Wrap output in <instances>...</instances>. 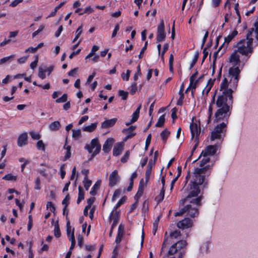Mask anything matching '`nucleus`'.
<instances>
[{"instance_id":"nucleus-48","label":"nucleus","mask_w":258,"mask_h":258,"mask_svg":"<svg viewBox=\"0 0 258 258\" xmlns=\"http://www.w3.org/2000/svg\"><path fill=\"white\" fill-rule=\"evenodd\" d=\"M84 186L86 190L89 189V188L91 185L92 181L91 180L87 179V180L84 179L83 180Z\"/></svg>"},{"instance_id":"nucleus-11","label":"nucleus","mask_w":258,"mask_h":258,"mask_svg":"<svg viewBox=\"0 0 258 258\" xmlns=\"http://www.w3.org/2000/svg\"><path fill=\"white\" fill-rule=\"evenodd\" d=\"M238 32L236 30L233 31L228 36L224 38V42L220 46L219 49H221L222 47H224L226 48L228 47L229 42L237 35Z\"/></svg>"},{"instance_id":"nucleus-54","label":"nucleus","mask_w":258,"mask_h":258,"mask_svg":"<svg viewBox=\"0 0 258 258\" xmlns=\"http://www.w3.org/2000/svg\"><path fill=\"white\" fill-rule=\"evenodd\" d=\"M210 161V158L208 156L204 157V158L200 161V166L203 167Z\"/></svg>"},{"instance_id":"nucleus-46","label":"nucleus","mask_w":258,"mask_h":258,"mask_svg":"<svg viewBox=\"0 0 258 258\" xmlns=\"http://www.w3.org/2000/svg\"><path fill=\"white\" fill-rule=\"evenodd\" d=\"M130 155V151H127L125 152V154L123 155V156L121 158L120 161L122 163H125L126 162H127L128 159L129 158Z\"/></svg>"},{"instance_id":"nucleus-20","label":"nucleus","mask_w":258,"mask_h":258,"mask_svg":"<svg viewBox=\"0 0 258 258\" xmlns=\"http://www.w3.org/2000/svg\"><path fill=\"white\" fill-rule=\"evenodd\" d=\"M61 125L58 121H55L51 123L49 125V129L52 131H56L59 129Z\"/></svg>"},{"instance_id":"nucleus-12","label":"nucleus","mask_w":258,"mask_h":258,"mask_svg":"<svg viewBox=\"0 0 258 258\" xmlns=\"http://www.w3.org/2000/svg\"><path fill=\"white\" fill-rule=\"evenodd\" d=\"M227 123V122H223L217 125L214 130L216 133H219L224 137L226 132Z\"/></svg>"},{"instance_id":"nucleus-43","label":"nucleus","mask_w":258,"mask_h":258,"mask_svg":"<svg viewBox=\"0 0 258 258\" xmlns=\"http://www.w3.org/2000/svg\"><path fill=\"white\" fill-rule=\"evenodd\" d=\"M3 179L6 180H14L15 181L17 179V177L12 175L11 174H8L6 175L3 177Z\"/></svg>"},{"instance_id":"nucleus-7","label":"nucleus","mask_w":258,"mask_h":258,"mask_svg":"<svg viewBox=\"0 0 258 258\" xmlns=\"http://www.w3.org/2000/svg\"><path fill=\"white\" fill-rule=\"evenodd\" d=\"M192 225V220L188 218H185L177 223V227L182 229L191 227Z\"/></svg>"},{"instance_id":"nucleus-1","label":"nucleus","mask_w":258,"mask_h":258,"mask_svg":"<svg viewBox=\"0 0 258 258\" xmlns=\"http://www.w3.org/2000/svg\"><path fill=\"white\" fill-rule=\"evenodd\" d=\"M209 168V166H206L201 168H197L194 172L193 179L190 181L187 190H189L188 195L182 200V204L188 201L191 204L187 205L186 213L191 217L194 218L199 215L198 208L201 206V197H198L200 192L199 185L202 184L205 180V175L203 174Z\"/></svg>"},{"instance_id":"nucleus-55","label":"nucleus","mask_w":258,"mask_h":258,"mask_svg":"<svg viewBox=\"0 0 258 258\" xmlns=\"http://www.w3.org/2000/svg\"><path fill=\"white\" fill-rule=\"evenodd\" d=\"M121 190L120 189H116L114 192L112 198V200L114 201L116 198H118L120 195Z\"/></svg>"},{"instance_id":"nucleus-22","label":"nucleus","mask_w":258,"mask_h":258,"mask_svg":"<svg viewBox=\"0 0 258 258\" xmlns=\"http://www.w3.org/2000/svg\"><path fill=\"white\" fill-rule=\"evenodd\" d=\"M101 181H97L92 187L91 191H90V194L94 196L96 194L97 190L99 188L100 186Z\"/></svg>"},{"instance_id":"nucleus-39","label":"nucleus","mask_w":258,"mask_h":258,"mask_svg":"<svg viewBox=\"0 0 258 258\" xmlns=\"http://www.w3.org/2000/svg\"><path fill=\"white\" fill-rule=\"evenodd\" d=\"M45 72H46V70H44L42 68L39 67L38 70V76L41 79H44L46 78Z\"/></svg>"},{"instance_id":"nucleus-47","label":"nucleus","mask_w":258,"mask_h":258,"mask_svg":"<svg viewBox=\"0 0 258 258\" xmlns=\"http://www.w3.org/2000/svg\"><path fill=\"white\" fill-rule=\"evenodd\" d=\"M46 208L49 209V210L53 213H54L55 211V208L51 202H47Z\"/></svg>"},{"instance_id":"nucleus-40","label":"nucleus","mask_w":258,"mask_h":258,"mask_svg":"<svg viewBox=\"0 0 258 258\" xmlns=\"http://www.w3.org/2000/svg\"><path fill=\"white\" fill-rule=\"evenodd\" d=\"M66 219L67 220V235L68 237H71V224H70V220L68 219V217H66Z\"/></svg>"},{"instance_id":"nucleus-34","label":"nucleus","mask_w":258,"mask_h":258,"mask_svg":"<svg viewBox=\"0 0 258 258\" xmlns=\"http://www.w3.org/2000/svg\"><path fill=\"white\" fill-rule=\"evenodd\" d=\"M222 137V136H221L219 133H216V132L214 130L211 133V140L214 141L216 139H221Z\"/></svg>"},{"instance_id":"nucleus-37","label":"nucleus","mask_w":258,"mask_h":258,"mask_svg":"<svg viewBox=\"0 0 258 258\" xmlns=\"http://www.w3.org/2000/svg\"><path fill=\"white\" fill-rule=\"evenodd\" d=\"M119 213L118 211H116L114 213L111 212L109 217V220H119Z\"/></svg>"},{"instance_id":"nucleus-16","label":"nucleus","mask_w":258,"mask_h":258,"mask_svg":"<svg viewBox=\"0 0 258 258\" xmlns=\"http://www.w3.org/2000/svg\"><path fill=\"white\" fill-rule=\"evenodd\" d=\"M155 164V161H153L152 160H150L149 161V163L148 164L147 169L146 171V174H145V179L146 181L148 182L149 180L150 175L151 174V171L152 169L153 166Z\"/></svg>"},{"instance_id":"nucleus-61","label":"nucleus","mask_w":258,"mask_h":258,"mask_svg":"<svg viewBox=\"0 0 258 258\" xmlns=\"http://www.w3.org/2000/svg\"><path fill=\"white\" fill-rule=\"evenodd\" d=\"M40 188V179L39 177H37L35 180V189L39 190Z\"/></svg>"},{"instance_id":"nucleus-44","label":"nucleus","mask_w":258,"mask_h":258,"mask_svg":"<svg viewBox=\"0 0 258 258\" xmlns=\"http://www.w3.org/2000/svg\"><path fill=\"white\" fill-rule=\"evenodd\" d=\"M94 11L93 9L91 7V6H88L85 8L83 10V12L80 13L79 15H82L84 13L87 14H91L93 13Z\"/></svg>"},{"instance_id":"nucleus-38","label":"nucleus","mask_w":258,"mask_h":258,"mask_svg":"<svg viewBox=\"0 0 258 258\" xmlns=\"http://www.w3.org/2000/svg\"><path fill=\"white\" fill-rule=\"evenodd\" d=\"M199 52L196 51L195 53V56H194V58L192 59V61L190 64V67H189L190 69H191L194 67V66L195 65V64L196 63V62L198 59V58H199Z\"/></svg>"},{"instance_id":"nucleus-57","label":"nucleus","mask_w":258,"mask_h":258,"mask_svg":"<svg viewBox=\"0 0 258 258\" xmlns=\"http://www.w3.org/2000/svg\"><path fill=\"white\" fill-rule=\"evenodd\" d=\"M254 27L253 33L255 35V37L256 40L258 41V21L254 23Z\"/></svg>"},{"instance_id":"nucleus-14","label":"nucleus","mask_w":258,"mask_h":258,"mask_svg":"<svg viewBox=\"0 0 258 258\" xmlns=\"http://www.w3.org/2000/svg\"><path fill=\"white\" fill-rule=\"evenodd\" d=\"M113 142L114 140L112 138H108L103 145V151L105 153L109 152L111 148Z\"/></svg>"},{"instance_id":"nucleus-19","label":"nucleus","mask_w":258,"mask_h":258,"mask_svg":"<svg viewBox=\"0 0 258 258\" xmlns=\"http://www.w3.org/2000/svg\"><path fill=\"white\" fill-rule=\"evenodd\" d=\"M174 244H176V246L177 247V248L178 249V250H180L179 253L182 252L183 253L184 255V252L182 251H181L180 249L186 247V246L187 245L186 241L185 240H182L177 242L176 243H175ZM179 255V254H178V255Z\"/></svg>"},{"instance_id":"nucleus-6","label":"nucleus","mask_w":258,"mask_h":258,"mask_svg":"<svg viewBox=\"0 0 258 258\" xmlns=\"http://www.w3.org/2000/svg\"><path fill=\"white\" fill-rule=\"evenodd\" d=\"M165 38L166 33L164 29V21L161 20L157 28L156 41L157 42H162L164 40Z\"/></svg>"},{"instance_id":"nucleus-10","label":"nucleus","mask_w":258,"mask_h":258,"mask_svg":"<svg viewBox=\"0 0 258 258\" xmlns=\"http://www.w3.org/2000/svg\"><path fill=\"white\" fill-rule=\"evenodd\" d=\"M217 151V146L214 145L208 146L205 150L203 151L201 155L203 157L208 156V155H213Z\"/></svg>"},{"instance_id":"nucleus-33","label":"nucleus","mask_w":258,"mask_h":258,"mask_svg":"<svg viewBox=\"0 0 258 258\" xmlns=\"http://www.w3.org/2000/svg\"><path fill=\"white\" fill-rule=\"evenodd\" d=\"M82 32V25L78 27V28L76 31V36L73 40V42L74 43L75 41L77 40V39L79 38Z\"/></svg>"},{"instance_id":"nucleus-53","label":"nucleus","mask_w":258,"mask_h":258,"mask_svg":"<svg viewBox=\"0 0 258 258\" xmlns=\"http://www.w3.org/2000/svg\"><path fill=\"white\" fill-rule=\"evenodd\" d=\"M30 135L31 138L34 140H39L41 137L39 134L34 132H30Z\"/></svg>"},{"instance_id":"nucleus-49","label":"nucleus","mask_w":258,"mask_h":258,"mask_svg":"<svg viewBox=\"0 0 258 258\" xmlns=\"http://www.w3.org/2000/svg\"><path fill=\"white\" fill-rule=\"evenodd\" d=\"M174 57L172 54L170 55L169 60V70L170 72L173 71V64Z\"/></svg>"},{"instance_id":"nucleus-25","label":"nucleus","mask_w":258,"mask_h":258,"mask_svg":"<svg viewBox=\"0 0 258 258\" xmlns=\"http://www.w3.org/2000/svg\"><path fill=\"white\" fill-rule=\"evenodd\" d=\"M178 250V249L177 248V247L176 246V244H173L171 245V246L170 247L168 252L166 253V256H168V255H171L175 254L176 252H177Z\"/></svg>"},{"instance_id":"nucleus-42","label":"nucleus","mask_w":258,"mask_h":258,"mask_svg":"<svg viewBox=\"0 0 258 258\" xmlns=\"http://www.w3.org/2000/svg\"><path fill=\"white\" fill-rule=\"evenodd\" d=\"M142 75L140 65L139 64L137 68V72L134 76V80L136 81L138 80L139 76H141Z\"/></svg>"},{"instance_id":"nucleus-5","label":"nucleus","mask_w":258,"mask_h":258,"mask_svg":"<svg viewBox=\"0 0 258 258\" xmlns=\"http://www.w3.org/2000/svg\"><path fill=\"white\" fill-rule=\"evenodd\" d=\"M101 145L97 138L91 140L90 144H87L85 149L87 150L89 153H92V157H94L99 154L101 150Z\"/></svg>"},{"instance_id":"nucleus-58","label":"nucleus","mask_w":258,"mask_h":258,"mask_svg":"<svg viewBox=\"0 0 258 258\" xmlns=\"http://www.w3.org/2000/svg\"><path fill=\"white\" fill-rule=\"evenodd\" d=\"M126 199V197L125 196H123L117 203L115 209H117L118 207H119L121 205H122L125 201Z\"/></svg>"},{"instance_id":"nucleus-60","label":"nucleus","mask_w":258,"mask_h":258,"mask_svg":"<svg viewBox=\"0 0 258 258\" xmlns=\"http://www.w3.org/2000/svg\"><path fill=\"white\" fill-rule=\"evenodd\" d=\"M188 207H184L183 208L181 209L179 212H176L174 213V216L175 217L181 216L184 213H186V209H187Z\"/></svg>"},{"instance_id":"nucleus-28","label":"nucleus","mask_w":258,"mask_h":258,"mask_svg":"<svg viewBox=\"0 0 258 258\" xmlns=\"http://www.w3.org/2000/svg\"><path fill=\"white\" fill-rule=\"evenodd\" d=\"M70 195L69 194L67 195L64 199L62 201V204L64 205L63 208V214H64V211L66 210L69 204V201H70Z\"/></svg>"},{"instance_id":"nucleus-23","label":"nucleus","mask_w":258,"mask_h":258,"mask_svg":"<svg viewBox=\"0 0 258 258\" xmlns=\"http://www.w3.org/2000/svg\"><path fill=\"white\" fill-rule=\"evenodd\" d=\"M135 129V126L131 125L127 128L123 130V131H126V133L128 134V135L126 136V138H131L136 135L135 133L132 134V132Z\"/></svg>"},{"instance_id":"nucleus-30","label":"nucleus","mask_w":258,"mask_h":258,"mask_svg":"<svg viewBox=\"0 0 258 258\" xmlns=\"http://www.w3.org/2000/svg\"><path fill=\"white\" fill-rule=\"evenodd\" d=\"M73 138L75 140L79 139L81 137V132L80 130H73Z\"/></svg>"},{"instance_id":"nucleus-35","label":"nucleus","mask_w":258,"mask_h":258,"mask_svg":"<svg viewBox=\"0 0 258 258\" xmlns=\"http://www.w3.org/2000/svg\"><path fill=\"white\" fill-rule=\"evenodd\" d=\"M15 57V55L13 54L9 56L5 57L0 59V64H3L6 63L8 61L11 60V59Z\"/></svg>"},{"instance_id":"nucleus-52","label":"nucleus","mask_w":258,"mask_h":258,"mask_svg":"<svg viewBox=\"0 0 258 258\" xmlns=\"http://www.w3.org/2000/svg\"><path fill=\"white\" fill-rule=\"evenodd\" d=\"M147 45H148V42L146 41L145 43V45L144 46V47L142 48L141 51H140V53L139 55V58L140 59L142 58L143 56H144V51L146 50L147 49Z\"/></svg>"},{"instance_id":"nucleus-45","label":"nucleus","mask_w":258,"mask_h":258,"mask_svg":"<svg viewBox=\"0 0 258 258\" xmlns=\"http://www.w3.org/2000/svg\"><path fill=\"white\" fill-rule=\"evenodd\" d=\"M68 96L67 94H63L62 96L57 99L55 101L56 103H62L66 102L67 100Z\"/></svg>"},{"instance_id":"nucleus-51","label":"nucleus","mask_w":258,"mask_h":258,"mask_svg":"<svg viewBox=\"0 0 258 258\" xmlns=\"http://www.w3.org/2000/svg\"><path fill=\"white\" fill-rule=\"evenodd\" d=\"M37 148L39 150H45V146L42 140H39L37 143Z\"/></svg>"},{"instance_id":"nucleus-21","label":"nucleus","mask_w":258,"mask_h":258,"mask_svg":"<svg viewBox=\"0 0 258 258\" xmlns=\"http://www.w3.org/2000/svg\"><path fill=\"white\" fill-rule=\"evenodd\" d=\"M97 125V123H92L91 124L86 126L83 128V131L87 132H92L94 131L96 128Z\"/></svg>"},{"instance_id":"nucleus-64","label":"nucleus","mask_w":258,"mask_h":258,"mask_svg":"<svg viewBox=\"0 0 258 258\" xmlns=\"http://www.w3.org/2000/svg\"><path fill=\"white\" fill-rule=\"evenodd\" d=\"M176 111L177 109L175 107L171 109V117L173 120L177 118Z\"/></svg>"},{"instance_id":"nucleus-36","label":"nucleus","mask_w":258,"mask_h":258,"mask_svg":"<svg viewBox=\"0 0 258 258\" xmlns=\"http://www.w3.org/2000/svg\"><path fill=\"white\" fill-rule=\"evenodd\" d=\"M64 4V2L61 3L59 5L55 7L54 10L49 14V17H53L55 15L57 11Z\"/></svg>"},{"instance_id":"nucleus-15","label":"nucleus","mask_w":258,"mask_h":258,"mask_svg":"<svg viewBox=\"0 0 258 258\" xmlns=\"http://www.w3.org/2000/svg\"><path fill=\"white\" fill-rule=\"evenodd\" d=\"M123 149V144L122 143H117L116 144L113 149V155L114 156H117L120 154Z\"/></svg>"},{"instance_id":"nucleus-59","label":"nucleus","mask_w":258,"mask_h":258,"mask_svg":"<svg viewBox=\"0 0 258 258\" xmlns=\"http://www.w3.org/2000/svg\"><path fill=\"white\" fill-rule=\"evenodd\" d=\"M180 235V232L177 230L171 232L170 234V237H173L174 238H177Z\"/></svg>"},{"instance_id":"nucleus-32","label":"nucleus","mask_w":258,"mask_h":258,"mask_svg":"<svg viewBox=\"0 0 258 258\" xmlns=\"http://www.w3.org/2000/svg\"><path fill=\"white\" fill-rule=\"evenodd\" d=\"M164 194L165 189L163 188V187H162L159 195L157 196L155 198V200L157 201L158 203H160L163 201L164 197Z\"/></svg>"},{"instance_id":"nucleus-29","label":"nucleus","mask_w":258,"mask_h":258,"mask_svg":"<svg viewBox=\"0 0 258 258\" xmlns=\"http://www.w3.org/2000/svg\"><path fill=\"white\" fill-rule=\"evenodd\" d=\"M165 115L163 114L159 117L158 119L157 122H156L155 125L156 127H161L163 126L164 123L165 122Z\"/></svg>"},{"instance_id":"nucleus-41","label":"nucleus","mask_w":258,"mask_h":258,"mask_svg":"<svg viewBox=\"0 0 258 258\" xmlns=\"http://www.w3.org/2000/svg\"><path fill=\"white\" fill-rule=\"evenodd\" d=\"M118 95L121 97L122 100H126L128 96V92L119 90L118 91Z\"/></svg>"},{"instance_id":"nucleus-9","label":"nucleus","mask_w":258,"mask_h":258,"mask_svg":"<svg viewBox=\"0 0 258 258\" xmlns=\"http://www.w3.org/2000/svg\"><path fill=\"white\" fill-rule=\"evenodd\" d=\"M119 179L120 177L118 174L117 170H114L109 175V186L110 187L114 186L119 181Z\"/></svg>"},{"instance_id":"nucleus-63","label":"nucleus","mask_w":258,"mask_h":258,"mask_svg":"<svg viewBox=\"0 0 258 258\" xmlns=\"http://www.w3.org/2000/svg\"><path fill=\"white\" fill-rule=\"evenodd\" d=\"M180 97L178 100L177 101V105L179 106H181L183 104V100L184 99V94L179 95Z\"/></svg>"},{"instance_id":"nucleus-8","label":"nucleus","mask_w":258,"mask_h":258,"mask_svg":"<svg viewBox=\"0 0 258 258\" xmlns=\"http://www.w3.org/2000/svg\"><path fill=\"white\" fill-rule=\"evenodd\" d=\"M190 130L191 134V140L196 136V140H198V136L201 133V128L197 123H194L192 121L190 124Z\"/></svg>"},{"instance_id":"nucleus-56","label":"nucleus","mask_w":258,"mask_h":258,"mask_svg":"<svg viewBox=\"0 0 258 258\" xmlns=\"http://www.w3.org/2000/svg\"><path fill=\"white\" fill-rule=\"evenodd\" d=\"M78 189H79L78 198L80 199H82V200H84V192L83 188L81 186H79L78 187Z\"/></svg>"},{"instance_id":"nucleus-13","label":"nucleus","mask_w":258,"mask_h":258,"mask_svg":"<svg viewBox=\"0 0 258 258\" xmlns=\"http://www.w3.org/2000/svg\"><path fill=\"white\" fill-rule=\"evenodd\" d=\"M28 135L27 133L20 134L17 140V144L19 147H22L27 144Z\"/></svg>"},{"instance_id":"nucleus-26","label":"nucleus","mask_w":258,"mask_h":258,"mask_svg":"<svg viewBox=\"0 0 258 258\" xmlns=\"http://www.w3.org/2000/svg\"><path fill=\"white\" fill-rule=\"evenodd\" d=\"M189 85L190 87H191V94L193 95L194 91L196 90L197 85L198 84V80H195V79H189Z\"/></svg>"},{"instance_id":"nucleus-3","label":"nucleus","mask_w":258,"mask_h":258,"mask_svg":"<svg viewBox=\"0 0 258 258\" xmlns=\"http://www.w3.org/2000/svg\"><path fill=\"white\" fill-rule=\"evenodd\" d=\"M229 61L232 67L229 68L228 74L227 77L224 79L227 80V84H229V87L236 90L240 73V70L237 66L239 65L240 60L238 52L235 50L230 56Z\"/></svg>"},{"instance_id":"nucleus-24","label":"nucleus","mask_w":258,"mask_h":258,"mask_svg":"<svg viewBox=\"0 0 258 258\" xmlns=\"http://www.w3.org/2000/svg\"><path fill=\"white\" fill-rule=\"evenodd\" d=\"M170 132L167 128L165 129L161 133L160 136L164 143H166L167 138L170 135Z\"/></svg>"},{"instance_id":"nucleus-50","label":"nucleus","mask_w":258,"mask_h":258,"mask_svg":"<svg viewBox=\"0 0 258 258\" xmlns=\"http://www.w3.org/2000/svg\"><path fill=\"white\" fill-rule=\"evenodd\" d=\"M137 90V86L136 83H133L131 86L130 93L132 95L135 94Z\"/></svg>"},{"instance_id":"nucleus-17","label":"nucleus","mask_w":258,"mask_h":258,"mask_svg":"<svg viewBox=\"0 0 258 258\" xmlns=\"http://www.w3.org/2000/svg\"><path fill=\"white\" fill-rule=\"evenodd\" d=\"M141 108V105H140L137 108L136 111L133 113L132 119L128 122H127L125 123L126 125H129L130 124L136 122L138 120V119L139 117V114H140V111Z\"/></svg>"},{"instance_id":"nucleus-27","label":"nucleus","mask_w":258,"mask_h":258,"mask_svg":"<svg viewBox=\"0 0 258 258\" xmlns=\"http://www.w3.org/2000/svg\"><path fill=\"white\" fill-rule=\"evenodd\" d=\"M54 234L56 238L59 237L61 235L58 221H57L54 224Z\"/></svg>"},{"instance_id":"nucleus-2","label":"nucleus","mask_w":258,"mask_h":258,"mask_svg":"<svg viewBox=\"0 0 258 258\" xmlns=\"http://www.w3.org/2000/svg\"><path fill=\"white\" fill-rule=\"evenodd\" d=\"M234 90L232 88H229L227 80L224 79L220 86V91L222 93L218 96L216 102V106L218 108L215 113V120L216 121L225 120L228 123L233 103L232 93Z\"/></svg>"},{"instance_id":"nucleus-62","label":"nucleus","mask_w":258,"mask_h":258,"mask_svg":"<svg viewBox=\"0 0 258 258\" xmlns=\"http://www.w3.org/2000/svg\"><path fill=\"white\" fill-rule=\"evenodd\" d=\"M131 71L129 70H127L126 71V74L124 75V74H122V78L123 79V80H126V81H128V79H129V77H130V73H131Z\"/></svg>"},{"instance_id":"nucleus-31","label":"nucleus","mask_w":258,"mask_h":258,"mask_svg":"<svg viewBox=\"0 0 258 258\" xmlns=\"http://www.w3.org/2000/svg\"><path fill=\"white\" fill-rule=\"evenodd\" d=\"M69 239L71 241V245L70 249L72 250L74 248L76 244V240L74 235V229H73L71 237H70Z\"/></svg>"},{"instance_id":"nucleus-18","label":"nucleus","mask_w":258,"mask_h":258,"mask_svg":"<svg viewBox=\"0 0 258 258\" xmlns=\"http://www.w3.org/2000/svg\"><path fill=\"white\" fill-rule=\"evenodd\" d=\"M117 121V118H114L111 119L106 120L101 124V127L103 128H107L114 125Z\"/></svg>"},{"instance_id":"nucleus-4","label":"nucleus","mask_w":258,"mask_h":258,"mask_svg":"<svg viewBox=\"0 0 258 258\" xmlns=\"http://www.w3.org/2000/svg\"><path fill=\"white\" fill-rule=\"evenodd\" d=\"M253 28L250 29L246 34V38L240 40L233 45L235 48V50L244 56L246 61L250 57L253 51Z\"/></svg>"}]
</instances>
